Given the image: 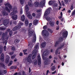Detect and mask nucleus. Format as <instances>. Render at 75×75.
I'll return each instance as SVG.
<instances>
[{
  "mask_svg": "<svg viewBox=\"0 0 75 75\" xmlns=\"http://www.w3.org/2000/svg\"><path fill=\"white\" fill-rule=\"evenodd\" d=\"M5 9L8 13H10V9H8V7H7V6H8L9 8L10 9V10H12V8H13V6H11V5L10 4H9V3H7L6 4H5Z\"/></svg>",
  "mask_w": 75,
  "mask_h": 75,
  "instance_id": "7",
  "label": "nucleus"
},
{
  "mask_svg": "<svg viewBox=\"0 0 75 75\" xmlns=\"http://www.w3.org/2000/svg\"><path fill=\"white\" fill-rule=\"evenodd\" d=\"M45 52H46L45 54V56H47V55H48V52H47V51H44L43 52V54H42V58L43 59L45 60V65H48V64L47 62V61L49 59H48V57H44L43 56V54H44V53H45Z\"/></svg>",
  "mask_w": 75,
  "mask_h": 75,
  "instance_id": "6",
  "label": "nucleus"
},
{
  "mask_svg": "<svg viewBox=\"0 0 75 75\" xmlns=\"http://www.w3.org/2000/svg\"><path fill=\"white\" fill-rule=\"evenodd\" d=\"M23 25V23L21 22H20L18 25L16 26V30H19V29H20L21 28V26Z\"/></svg>",
  "mask_w": 75,
  "mask_h": 75,
  "instance_id": "14",
  "label": "nucleus"
},
{
  "mask_svg": "<svg viewBox=\"0 0 75 75\" xmlns=\"http://www.w3.org/2000/svg\"><path fill=\"white\" fill-rule=\"evenodd\" d=\"M59 26H58L57 27L56 30H59Z\"/></svg>",
  "mask_w": 75,
  "mask_h": 75,
  "instance_id": "61",
  "label": "nucleus"
},
{
  "mask_svg": "<svg viewBox=\"0 0 75 75\" xmlns=\"http://www.w3.org/2000/svg\"><path fill=\"white\" fill-rule=\"evenodd\" d=\"M38 62L37 61V60H35L34 61V64H35V65H37V62Z\"/></svg>",
  "mask_w": 75,
  "mask_h": 75,
  "instance_id": "41",
  "label": "nucleus"
},
{
  "mask_svg": "<svg viewBox=\"0 0 75 75\" xmlns=\"http://www.w3.org/2000/svg\"><path fill=\"white\" fill-rule=\"evenodd\" d=\"M14 42L16 43H18V40L16 39L14 41Z\"/></svg>",
  "mask_w": 75,
  "mask_h": 75,
  "instance_id": "46",
  "label": "nucleus"
},
{
  "mask_svg": "<svg viewBox=\"0 0 75 75\" xmlns=\"http://www.w3.org/2000/svg\"><path fill=\"white\" fill-rule=\"evenodd\" d=\"M2 51H3V48H0V54L2 53Z\"/></svg>",
  "mask_w": 75,
  "mask_h": 75,
  "instance_id": "44",
  "label": "nucleus"
},
{
  "mask_svg": "<svg viewBox=\"0 0 75 75\" xmlns=\"http://www.w3.org/2000/svg\"><path fill=\"white\" fill-rule=\"evenodd\" d=\"M41 11V9L38 10H37L36 12H37V13H39Z\"/></svg>",
  "mask_w": 75,
  "mask_h": 75,
  "instance_id": "53",
  "label": "nucleus"
},
{
  "mask_svg": "<svg viewBox=\"0 0 75 75\" xmlns=\"http://www.w3.org/2000/svg\"><path fill=\"white\" fill-rule=\"evenodd\" d=\"M13 64V61H11L9 62V64H8V66L10 67L11 64Z\"/></svg>",
  "mask_w": 75,
  "mask_h": 75,
  "instance_id": "37",
  "label": "nucleus"
},
{
  "mask_svg": "<svg viewBox=\"0 0 75 75\" xmlns=\"http://www.w3.org/2000/svg\"><path fill=\"white\" fill-rule=\"evenodd\" d=\"M48 31H49L51 33H53V31H52V30H51V29L50 28L48 29Z\"/></svg>",
  "mask_w": 75,
  "mask_h": 75,
  "instance_id": "39",
  "label": "nucleus"
},
{
  "mask_svg": "<svg viewBox=\"0 0 75 75\" xmlns=\"http://www.w3.org/2000/svg\"><path fill=\"white\" fill-rule=\"evenodd\" d=\"M59 41H57L56 42L54 47H57L59 46Z\"/></svg>",
  "mask_w": 75,
  "mask_h": 75,
  "instance_id": "30",
  "label": "nucleus"
},
{
  "mask_svg": "<svg viewBox=\"0 0 75 75\" xmlns=\"http://www.w3.org/2000/svg\"><path fill=\"white\" fill-rule=\"evenodd\" d=\"M62 35L64 38H67L68 36V31H64L62 33Z\"/></svg>",
  "mask_w": 75,
  "mask_h": 75,
  "instance_id": "19",
  "label": "nucleus"
},
{
  "mask_svg": "<svg viewBox=\"0 0 75 75\" xmlns=\"http://www.w3.org/2000/svg\"><path fill=\"white\" fill-rule=\"evenodd\" d=\"M64 2L66 4H68V0H64Z\"/></svg>",
  "mask_w": 75,
  "mask_h": 75,
  "instance_id": "50",
  "label": "nucleus"
},
{
  "mask_svg": "<svg viewBox=\"0 0 75 75\" xmlns=\"http://www.w3.org/2000/svg\"><path fill=\"white\" fill-rule=\"evenodd\" d=\"M56 24L57 25H58L59 24V21H57L56 23Z\"/></svg>",
  "mask_w": 75,
  "mask_h": 75,
  "instance_id": "60",
  "label": "nucleus"
},
{
  "mask_svg": "<svg viewBox=\"0 0 75 75\" xmlns=\"http://www.w3.org/2000/svg\"><path fill=\"white\" fill-rule=\"evenodd\" d=\"M20 2L21 4L23 5V4L24 3V0H20Z\"/></svg>",
  "mask_w": 75,
  "mask_h": 75,
  "instance_id": "33",
  "label": "nucleus"
},
{
  "mask_svg": "<svg viewBox=\"0 0 75 75\" xmlns=\"http://www.w3.org/2000/svg\"><path fill=\"white\" fill-rule=\"evenodd\" d=\"M42 34L43 36L47 37L49 35L48 31L46 30H43L42 32Z\"/></svg>",
  "mask_w": 75,
  "mask_h": 75,
  "instance_id": "9",
  "label": "nucleus"
},
{
  "mask_svg": "<svg viewBox=\"0 0 75 75\" xmlns=\"http://www.w3.org/2000/svg\"><path fill=\"white\" fill-rule=\"evenodd\" d=\"M34 5H35V7H38V6H39V7H40V4H39V3L38 2H35L34 4ZM42 8H43V7H42Z\"/></svg>",
  "mask_w": 75,
  "mask_h": 75,
  "instance_id": "21",
  "label": "nucleus"
},
{
  "mask_svg": "<svg viewBox=\"0 0 75 75\" xmlns=\"http://www.w3.org/2000/svg\"><path fill=\"white\" fill-rule=\"evenodd\" d=\"M59 40L61 41H62L63 40V37H61L59 38Z\"/></svg>",
  "mask_w": 75,
  "mask_h": 75,
  "instance_id": "52",
  "label": "nucleus"
},
{
  "mask_svg": "<svg viewBox=\"0 0 75 75\" xmlns=\"http://www.w3.org/2000/svg\"><path fill=\"white\" fill-rule=\"evenodd\" d=\"M45 0H43V1H41L40 2L39 6L40 7L42 8L44 7V6L45 5Z\"/></svg>",
  "mask_w": 75,
  "mask_h": 75,
  "instance_id": "17",
  "label": "nucleus"
},
{
  "mask_svg": "<svg viewBox=\"0 0 75 75\" xmlns=\"http://www.w3.org/2000/svg\"><path fill=\"white\" fill-rule=\"evenodd\" d=\"M51 8H49L47 9V10L45 11L44 15V16H48L50 13V11L51 10Z\"/></svg>",
  "mask_w": 75,
  "mask_h": 75,
  "instance_id": "11",
  "label": "nucleus"
},
{
  "mask_svg": "<svg viewBox=\"0 0 75 75\" xmlns=\"http://www.w3.org/2000/svg\"><path fill=\"white\" fill-rule=\"evenodd\" d=\"M4 54L3 53H2L0 59L1 62L0 63V67H1V68H4V69H5L6 68L5 66L4 65V64L2 63L4 61Z\"/></svg>",
  "mask_w": 75,
  "mask_h": 75,
  "instance_id": "4",
  "label": "nucleus"
},
{
  "mask_svg": "<svg viewBox=\"0 0 75 75\" xmlns=\"http://www.w3.org/2000/svg\"><path fill=\"white\" fill-rule=\"evenodd\" d=\"M65 45V43H63L62 44L60 45V46L57 49L56 51L55 52V54L56 55H57L58 54V51H59V50H61L62 49V48H63L64 47V45Z\"/></svg>",
  "mask_w": 75,
  "mask_h": 75,
  "instance_id": "10",
  "label": "nucleus"
},
{
  "mask_svg": "<svg viewBox=\"0 0 75 75\" xmlns=\"http://www.w3.org/2000/svg\"><path fill=\"white\" fill-rule=\"evenodd\" d=\"M56 71L55 70L52 73V74H55L56 73Z\"/></svg>",
  "mask_w": 75,
  "mask_h": 75,
  "instance_id": "56",
  "label": "nucleus"
},
{
  "mask_svg": "<svg viewBox=\"0 0 75 75\" xmlns=\"http://www.w3.org/2000/svg\"><path fill=\"white\" fill-rule=\"evenodd\" d=\"M13 31H16V30H17V29L16 28V27H14L13 28Z\"/></svg>",
  "mask_w": 75,
  "mask_h": 75,
  "instance_id": "45",
  "label": "nucleus"
},
{
  "mask_svg": "<svg viewBox=\"0 0 75 75\" xmlns=\"http://www.w3.org/2000/svg\"><path fill=\"white\" fill-rule=\"evenodd\" d=\"M37 50H33L32 52V55H33V56H32V58L33 59H34L35 57L36 54H37Z\"/></svg>",
  "mask_w": 75,
  "mask_h": 75,
  "instance_id": "15",
  "label": "nucleus"
},
{
  "mask_svg": "<svg viewBox=\"0 0 75 75\" xmlns=\"http://www.w3.org/2000/svg\"><path fill=\"white\" fill-rule=\"evenodd\" d=\"M39 45H40V43H38L35 47V49L36 50L39 49Z\"/></svg>",
  "mask_w": 75,
  "mask_h": 75,
  "instance_id": "25",
  "label": "nucleus"
},
{
  "mask_svg": "<svg viewBox=\"0 0 75 75\" xmlns=\"http://www.w3.org/2000/svg\"><path fill=\"white\" fill-rule=\"evenodd\" d=\"M27 49H25L23 50V52L24 53L25 52H27Z\"/></svg>",
  "mask_w": 75,
  "mask_h": 75,
  "instance_id": "58",
  "label": "nucleus"
},
{
  "mask_svg": "<svg viewBox=\"0 0 75 75\" xmlns=\"http://www.w3.org/2000/svg\"><path fill=\"white\" fill-rule=\"evenodd\" d=\"M14 52H12L9 53V55H12L14 54Z\"/></svg>",
  "mask_w": 75,
  "mask_h": 75,
  "instance_id": "40",
  "label": "nucleus"
},
{
  "mask_svg": "<svg viewBox=\"0 0 75 75\" xmlns=\"http://www.w3.org/2000/svg\"><path fill=\"white\" fill-rule=\"evenodd\" d=\"M29 36H31L34 34L33 39L32 40L33 42H35L36 41V35L35 34V32L33 30H32L29 31V33H28Z\"/></svg>",
  "mask_w": 75,
  "mask_h": 75,
  "instance_id": "3",
  "label": "nucleus"
},
{
  "mask_svg": "<svg viewBox=\"0 0 75 75\" xmlns=\"http://www.w3.org/2000/svg\"><path fill=\"white\" fill-rule=\"evenodd\" d=\"M31 54H30L28 56V57H27L26 61L28 62H29L30 64H31L32 62V60H31Z\"/></svg>",
  "mask_w": 75,
  "mask_h": 75,
  "instance_id": "12",
  "label": "nucleus"
},
{
  "mask_svg": "<svg viewBox=\"0 0 75 75\" xmlns=\"http://www.w3.org/2000/svg\"><path fill=\"white\" fill-rule=\"evenodd\" d=\"M6 59L5 60V62L6 64H8V62H9V61H10V57L8 55H7L6 56Z\"/></svg>",
  "mask_w": 75,
  "mask_h": 75,
  "instance_id": "20",
  "label": "nucleus"
},
{
  "mask_svg": "<svg viewBox=\"0 0 75 75\" xmlns=\"http://www.w3.org/2000/svg\"><path fill=\"white\" fill-rule=\"evenodd\" d=\"M25 26L27 27L28 26L29 23H28V20L27 19H26L25 21Z\"/></svg>",
  "mask_w": 75,
  "mask_h": 75,
  "instance_id": "23",
  "label": "nucleus"
},
{
  "mask_svg": "<svg viewBox=\"0 0 75 75\" xmlns=\"http://www.w3.org/2000/svg\"><path fill=\"white\" fill-rule=\"evenodd\" d=\"M31 25H32V23H29V27H31Z\"/></svg>",
  "mask_w": 75,
  "mask_h": 75,
  "instance_id": "51",
  "label": "nucleus"
},
{
  "mask_svg": "<svg viewBox=\"0 0 75 75\" xmlns=\"http://www.w3.org/2000/svg\"><path fill=\"white\" fill-rule=\"evenodd\" d=\"M2 14L4 16H6L8 15V13L5 11H4L2 12Z\"/></svg>",
  "mask_w": 75,
  "mask_h": 75,
  "instance_id": "24",
  "label": "nucleus"
},
{
  "mask_svg": "<svg viewBox=\"0 0 75 75\" xmlns=\"http://www.w3.org/2000/svg\"><path fill=\"white\" fill-rule=\"evenodd\" d=\"M28 46L29 47L28 49V50H29V51H30L31 50L33 49V46H34L33 43H31L29 42Z\"/></svg>",
  "mask_w": 75,
  "mask_h": 75,
  "instance_id": "16",
  "label": "nucleus"
},
{
  "mask_svg": "<svg viewBox=\"0 0 75 75\" xmlns=\"http://www.w3.org/2000/svg\"><path fill=\"white\" fill-rule=\"evenodd\" d=\"M25 17L24 16V15H23L21 17V20L22 21H24V20H25Z\"/></svg>",
  "mask_w": 75,
  "mask_h": 75,
  "instance_id": "29",
  "label": "nucleus"
},
{
  "mask_svg": "<svg viewBox=\"0 0 75 75\" xmlns=\"http://www.w3.org/2000/svg\"><path fill=\"white\" fill-rule=\"evenodd\" d=\"M32 16L33 17H35V13H33L32 14Z\"/></svg>",
  "mask_w": 75,
  "mask_h": 75,
  "instance_id": "54",
  "label": "nucleus"
},
{
  "mask_svg": "<svg viewBox=\"0 0 75 75\" xmlns=\"http://www.w3.org/2000/svg\"><path fill=\"white\" fill-rule=\"evenodd\" d=\"M38 23V20H34L33 21V24L34 25H36Z\"/></svg>",
  "mask_w": 75,
  "mask_h": 75,
  "instance_id": "26",
  "label": "nucleus"
},
{
  "mask_svg": "<svg viewBox=\"0 0 75 75\" xmlns=\"http://www.w3.org/2000/svg\"><path fill=\"white\" fill-rule=\"evenodd\" d=\"M45 45H46V42H43L42 44H41V46L43 48H45Z\"/></svg>",
  "mask_w": 75,
  "mask_h": 75,
  "instance_id": "22",
  "label": "nucleus"
},
{
  "mask_svg": "<svg viewBox=\"0 0 75 75\" xmlns=\"http://www.w3.org/2000/svg\"><path fill=\"white\" fill-rule=\"evenodd\" d=\"M11 50L13 51H14L16 50V48L14 47H13L11 48Z\"/></svg>",
  "mask_w": 75,
  "mask_h": 75,
  "instance_id": "48",
  "label": "nucleus"
},
{
  "mask_svg": "<svg viewBox=\"0 0 75 75\" xmlns=\"http://www.w3.org/2000/svg\"><path fill=\"white\" fill-rule=\"evenodd\" d=\"M55 69V67L54 66H53L51 68V70L52 71H54Z\"/></svg>",
  "mask_w": 75,
  "mask_h": 75,
  "instance_id": "34",
  "label": "nucleus"
},
{
  "mask_svg": "<svg viewBox=\"0 0 75 75\" xmlns=\"http://www.w3.org/2000/svg\"><path fill=\"white\" fill-rule=\"evenodd\" d=\"M22 74H23V75H25V72H24V71H23L22 72Z\"/></svg>",
  "mask_w": 75,
  "mask_h": 75,
  "instance_id": "64",
  "label": "nucleus"
},
{
  "mask_svg": "<svg viewBox=\"0 0 75 75\" xmlns=\"http://www.w3.org/2000/svg\"><path fill=\"white\" fill-rule=\"evenodd\" d=\"M31 69L30 68H29V73H30V72H31Z\"/></svg>",
  "mask_w": 75,
  "mask_h": 75,
  "instance_id": "59",
  "label": "nucleus"
},
{
  "mask_svg": "<svg viewBox=\"0 0 75 75\" xmlns=\"http://www.w3.org/2000/svg\"><path fill=\"white\" fill-rule=\"evenodd\" d=\"M3 23L4 25L5 26V27H7V25H8V23H9V20L8 19L5 20L3 21Z\"/></svg>",
  "mask_w": 75,
  "mask_h": 75,
  "instance_id": "13",
  "label": "nucleus"
},
{
  "mask_svg": "<svg viewBox=\"0 0 75 75\" xmlns=\"http://www.w3.org/2000/svg\"><path fill=\"white\" fill-rule=\"evenodd\" d=\"M32 1L31 0H30V1H29L28 2V5L30 7H31L33 6V5H32Z\"/></svg>",
  "mask_w": 75,
  "mask_h": 75,
  "instance_id": "28",
  "label": "nucleus"
},
{
  "mask_svg": "<svg viewBox=\"0 0 75 75\" xmlns=\"http://www.w3.org/2000/svg\"><path fill=\"white\" fill-rule=\"evenodd\" d=\"M16 55H14L11 56V59H14L16 57Z\"/></svg>",
  "mask_w": 75,
  "mask_h": 75,
  "instance_id": "38",
  "label": "nucleus"
},
{
  "mask_svg": "<svg viewBox=\"0 0 75 75\" xmlns=\"http://www.w3.org/2000/svg\"><path fill=\"white\" fill-rule=\"evenodd\" d=\"M6 29V28H5L4 27H1L0 28V30H4Z\"/></svg>",
  "mask_w": 75,
  "mask_h": 75,
  "instance_id": "31",
  "label": "nucleus"
},
{
  "mask_svg": "<svg viewBox=\"0 0 75 75\" xmlns=\"http://www.w3.org/2000/svg\"><path fill=\"white\" fill-rule=\"evenodd\" d=\"M8 33L7 32H6L5 33H3L1 39L3 40L2 42L3 44H5V45H7V40L9 38L8 35H7Z\"/></svg>",
  "mask_w": 75,
  "mask_h": 75,
  "instance_id": "1",
  "label": "nucleus"
},
{
  "mask_svg": "<svg viewBox=\"0 0 75 75\" xmlns=\"http://www.w3.org/2000/svg\"><path fill=\"white\" fill-rule=\"evenodd\" d=\"M17 7L14 6L13 9V11L10 13V15L12 16L11 18L14 20H16L17 19V15H15L16 13H17Z\"/></svg>",
  "mask_w": 75,
  "mask_h": 75,
  "instance_id": "2",
  "label": "nucleus"
},
{
  "mask_svg": "<svg viewBox=\"0 0 75 75\" xmlns=\"http://www.w3.org/2000/svg\"><path fill=\"white\" fill-rule=\"evenodd\" d=\"M45 18L48 21H51L50 22V24L51 27H54V22L53 21H52L51 19L50 18V17H46Z\"/></svg>",
  "mask_w": 75,
  "mask_h": 75,
  "instance_id": "8",
  "label": "nucleus"
},
{
  "mask_svg": "<svg viewBox=\"0 0 75 75\" xmlns=\"http://www.w3.org/2000/svg\"><path fill=\"white\" fill-rule=\"evenodd\" d=\"M74 9V4H72L70 7V10H72Z\"/></svg>",
  "mask_w": 75,
  "mask_h": 75,
  "instance_id": "35",
  "label": "nucleus"
},
{
  "mask_svg": "<svg viewBox=\"0 0 75 75\" xmlns=\"http://www.w3.org/2000/svg\"><path fill=\"white\" fill-rule=\"evenodd\" d=\"M4 50L5 51H6V46H5L4 47Z\"/></svg>",
  "mask_w": 75,
  "mask_h": 75,
  "instance_id": "47",
  "label": "nucleus"
},
{
  "mask_svg": "<svg viewBox=\"0 0 75 75\" xmlns=\"http://www.w3.org/2000/svg\"><path fill=\"white\" fill-rule=\"evenodd\" d=\"M3 72L4 74H6V73H7V71H6V70H4L3 71Z\"/></svg>",
  "mask_w": 75,
  "mask_h": 75,
  "instance_id": "57",
  "label": "nucleus"
},
{
  "mask_svg": "<svg viewBox=\"0 0 75 75\" xmlns=\"http://www.w3.org/2000/svg\"><path fill=\"white\" fill-rule=\"evenodd\" d=\"M55 1H50L48 3L49 5H52V4H54Z\"/></svg>",
  "mask_w": 75,
  "mask_h": 75,
  "instance_id": "27",
  "label": "nucleus"
},
{
  "mask_svg": "<svg viewBox=\"0 0 75 75\" xmlns=\"http://www.w3.org/2000/svg\"><path fill=\"white\" fill-rule=\"evenodd\" d=\"M25 10L26 11L27 15L28 18H29V19H32L33 18L32 16H31V15L30 13V12L28 11V10H29V8L28 7V5H26L25 6Z\"/></svg>",
  "mask_w": 75,
  "mask_h": 75,
  "instance_id": "5",
  "label": "nucleus"
},
{
  "mask_svg": "<svg viewBox=\"0 0 75 75\" xmlns=\"http://www.w3.org/2000/svg\"><path fill=\"white\" fill-rule=\"evenodd\" d=\"M7 32H8V33H9V32H10V29H8L7 30Z\"/></svg>",
  "mask_w": 75,
  "mask_h": 75,
  "instance_id": "63",
  "label": "nucleus"
},
{
  "mask_svg": "<svg viewBox=\"0 0 75 75\" xmlns=\"http://www.w3.org/2000/svg\"><path fill=\"white\" fill-rule=\"evenodd\" d=\"M23 55V53H22V52H21L19 54V56L22 57Z\"/></svg>",
  "mask_w": 75,
  "mask_h": 75,
  "instance_id": "55",
  "label": "nucleus"
},
{
  "mask_svg": "<svg viewBox=\"0 0 75 75\" xmlns=\"http://www.w3.org/2000/svg\"><path fill=\"white\" fill-rule=\"evenodd\" d=\"M54 7H57V6H58V4H54L53 5Z\"/></svg>",
  "mask_w": 75,
  "mask_h": 75,
  "instance_id": "49",
  "label": "nucleus"
},
{
  "mask_svg": "<svg viewBox=\"0 0 75 75\" xmlns=\"http://www.w3.org/2000/svg\"><path fill=\"white\" fill-rule=\"evenodd\" d=\"M12 34H13V31L12 30H11L9 32V35L10 37H11Z\"/></svg>",
  "mask_w": 75,
  "mask_h": 75,
  "instance_id": "36",
  "label": "nucleus"
},
{
  "mask_svg": "<svg viewBox=\"0 0 75 75\" xmlns=\"http://www.w3.org/2000/svg\"><path fill=\"white\" fill-rule=\"evenodd\" d=\"M10 69H17L16 66H12L10 67Z\"/></svg>",
  "mask_w": 75,
  "mask_h": 75,
  "instance_id": "32",
  "label": "nucleus"
},
{
  "mask_svg": "<svg viewBox=\"0 0 75 75\" xmlns=\"http://www.w3.org/2000/svg\"><path fill=\"white\" fill-rule=\"evenodd\" d=\"M20 12L21 14H23V8H21V9L20 10Z\"/></svg>",
  "mask_w": 75,
  "mask_h": 75,
  "instance_id": "43",
  "label": "nucleus"
},
{
  "mask_svg": "<svg viewBox=\"0 0 75 75\" xmlns=\"http://www.w3.org/2000/svg\"><path fill=\"white\" fill-rule=\"evenodd\" d=\"M38 65L41 64V59L40 54H39L38 56Z\"/></svg>",
  "mask_w": 75,
  "mask_h": 75,
  "instance_id": "18",
  "label": "nucleus"
},
{
  "mask_svg": "<svg viewBox=\"0 0 75 75\" xmlns=\"http://www.w3.org/2000/svg\"><path fill=\"white\" fill-rule=\"evenodd\" d=\"M48 72H49V70H47V71L46 75H48Z\"/></svg>",
  "mask_w": 75,
  "mask_h": 75,
  "instance_id": "62",
  "label": "nucleus"
},
{
  "mask_svg": "<svg viewBox=\"0 0 75 75\" xmlns=\"http://www.w3.org/2000/svg\"><path fill=\"white\" fill-rule=\"evenodd\" d=\"M43 28L44 30H46L47 28V25H45L43 27Z\"/></svg>",
  "mask_w": 75,
  "mask_h": 75,
  "instance_id": "42",
  "label": "nucleus"
}]
</instances>
